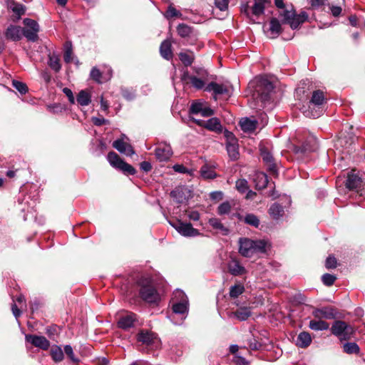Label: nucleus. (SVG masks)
Here are the masks:
<instances>
[{
  "label": "nucleus",
  "instance_id": "1",
  "mask_svg": "<svg viewBox=\"0 0 365 365\" xmlns=\"http://www.w3.org/2000/svg\"><path fill=\"white\" fill-rule=\"evenodd\" d=\"M274 4L279 9V16L282 18V23L289 24L293 29L298 28L308 18L305 11L296 14L293 6L285 4L284 0H274Z\"/></svg>",
  "mask_w": 365,
  "mask_h": 365
},
{
  "label": "nucleus",
  "instance_id": "2",
  "mask_svg": "<svg viewBox=\"0 0 365 365\" xmlns=\"http://www.w3.org/2000/svg\"><path fill=\"white\" fill-rule=\"evenodd\" d=\"M188 299L186 294L180 289L173 292L172 298L173 313L169 316L175 324H181L188 313Z\"/></svg>",
  "mask_w": 365,
  "mask_h": 365
},
{
  "label": "nucleus",
  "instance_id": "3",
  "mask_svg": "<svg viewBox=\"0 0 365 365\" xmlns=\"http://www.w3.org/2000/svg\"><path fill=\"white\" fill-rule=\"evenodd\" d=\"M250 86L255 88L252 98L256 101L255 108H263L270 99V93L274 89L273 84L267 78L259 77Z\"/></svg>",
  "mask_w": 365,
  "mask_h": 365
},
{
  "label": "nucleus",
  "instance_id": "4",
  "mask_svg": "<svg viewBox=\"0 0 365 365\" xmlns=\"http://www.w3.org/2000/svg\"><path fill=\"white\" fill-rule=\"evenodd\" d=\"M326 98L323 91H314L307 106H303L301 108L303 114L308 118H319L323 113V105Z\"/></svg>",
  "mask_w": 365,
  "mask_h": 365
},
{
  "label": "nucleus",
  "instance_id": "5",
  "mask_svg": "<svg viewBox=\"0 0 365 365\" xmlns=\"http://www.w3.org/2000/svg\"><path fill=\"white\" fill-rule=\"evenodd\" d=\"M240 253L245 257H251L256 253H263L266 251L267 243L264 240H252L248 238H241L239 241Z\"/></svg>",
  "mask_w": 365,
  "mask_h": 365
},
{
  "label": "nucleus",
  "instance_id": "6",
  "mask_svg": "<svg viewBox=\"0 0 365 365\" xmlns=\"http://www.w3.org/2000/svg\"><path fill=\"white\" fill-rule=\"evenodd\" d=\"M140 297L148 303H155L160 300V295L157 290L153 287L150 279H141L140 282Z\"/></svg>",
  "mask_w": 365,
  "mask_h": 365
},
{
  "label": "nucleus",
  "instance_id": "7",
  "mask_svg": "<svg viewBox=\"0 0 365 365\" xmlns=\"http://www.w3.org/2000/svg\"><path fill=\"white\" fill-rule=\"evenodd\" d=\"M331 333L338 336L341 341L349 340L354 333V328L344 321H336L331 328Z\"/></svg>",
  "mask_w": 365,
  "mask_h": 365
},
{
  "label": "nucleus",
  "instance_id": "8",
  "mask_svg": "<svg viewBox=\"0 0 365 365\" xmlns=\"http://www.w3.org/2000/svg\"><path fill=\"white\" fill-rule=\"evenodd\" d=\"M25 27L22 29L23 35L28 41L35 42L38 40V33L39 31L38 24L31 19L26 18L23 21Z\"/></svg>",
  "mask_w": 365,
  "mask_h": 365
},
{
  "label": "nucleus",
  "instance_id": "9",
  "mask_svg": "<svg viewBox=\"0 0 365 365\" xmlns=\"http://www.w3.org/2000/svg\"><path fill=\"white\" fill-rule=\"evenodd\" d=\"M170 224L182 236L195 237L200 234L198 230L193 228L190 223H185L180 220H177L170 222Z\"/></svg>",
  "mask_w": 365,
  "mask_h": 365
},
{
  "label": "nucleus",
  "instance_id": "10",
  "mask_svg": "<svg viewBox=\"0 0 365 365\" xmlns=\"http://www.w3.org/2000/svg\"><path fill=\"white\" fill-rule=\"evenodd\" d=\"M231 89L232 86L228 83H217L211 82L205 87V91L213 93L215 100H217L216 96L217 95H230Z\"/></svg>",
  "mask_w": 365,
  "mask_h": 365
},
{
  "label": "nucleus",
  "instance_id": "11",
  "mask_svg": "<svg viewBox=\"0 0 365 365\" xmlns=\"http://www.w3.org/2000/svg\"><path fill=\"white\" fill-rule=\"evenodd\" d=\"M26 341L31 343L35 347L46 351L50 347V341L43 336L33 334L26 335Z\"/></svg>",
  "mask_w": 365,
  "mask_h": 365
},
{
  "label": "nucleus",
  "instance_id": "12",
  "mask_svg": "<svg viewBox=\"0 0 365 365\" xmlns=\"http://www.w3.org/2000/svg\"><path fill=\"white\" fill-rule=\"evenodd\" d=\"M173 155L171 146L166 143H160L155 149V156L160 161H167Z\"/></svg>",
  "mask_w": 365,
  "mask_h": 365
},
{
  "label": "nucleus",
  "instance_id": "13",
  "mask_svg": "<svg viewBox=\"0 0 365 365\" xmlns=\"http://www.w3.org/2000/svg\"><path fill=\"white\" fill-rule=\"evenodd\" d=\"M137 321L136 315L129 312L121 315L118 320V327L123 329H128L133 327Z\"/></svg>",
  "mask_w": 365,
  "mask_h": 365
},
{
  "label": "nucleus",
  "instance_id": "14",
  "mask_svg": "<svg viewBox=\"0 0 365 365\" xmlns=\"http://www.w3.org/2000/svg\"><path fill=\"white\" fill-rule=\"evenodd\" d=\"M23 30L20 26L10 25L5 31V36L7 39L18 41L21 38Z\"/></svg>",
  "mask_w": 365,
  "mask_h": 365
},
{
  "label": "nucleus",
  "instance_id": "15",
  "mask_svg": "<svg viewBox=\"0 0 365 365\" xmlns=\"http://www.w3.org/2000/svg\"><path fill=\"white\" fill-rule=\"evenodd\" d=\"M312 315L317 319H331L335 317V312L332 308L324 307L314 309L312 312Z\"/></svg>",
  "mask_w": 365,
  "mask_h": 365
},
{
  "label": "nucleus",
  "instance_id": "16",
  "mask_svg": "<svg viewBox=\"0 0 365 365\" xmlns=\"http://www.w3.org/2000/svg\"><path fill=\"white\" fill-rule=\"evenodd\" d=\"M362 184L361 178L356 173L355 170H352L348 174L346 186L349 190H354L360 187Z\"/></svg>",
  "mask_w": 365,
  "mask_h": 365
},
{
  "label": "nucleus",
  "instance_id": "17",
  "mask_svg": "<svg viewBox=\"0 0 365 365\" xmlns=\"http://www.w3.org/2000/svg\"><path fill=\"white\" fill-rule=\"evenodd\" d=\"M113 147L118 150L121 153H124L127 155H132L134 154V150L132 146L127 143L124 142L121 139L115 140L113 143Z\"/></svg>",
  "mask_w": 365,
  "mask_h": 365
},
{
  "label": "nucleus",
  "instance_id": "18",
  "mask_svg": "<svg viewBox=\"0 0 365 365\" xmlns=\"http://www.w3.org/2000/svg\"><path fill=\"white\" fill-rule=\"evenodd\" d=\"M282 31L279 21L277 18H272L269 22V28L266 31L267 36L270 38H276Z\"/></svg>",
  "mask_w": 365,
  "mask_h": 365
},
{
  "label": "nucleus",
  "instance_id": "19",
  "mask_svg": "<svg viewBox=\"0 0 365 365\" xmlns=\"http://www.w3.org/2000/svg\"><path fill=\"white\" fill-rule=\"evenodd\" d=\"M230 317H235L240 321L247 320L251 316L250 308L247 307H240L235 312L229 314Z\"/></svg>",
  "mask_w": 365,
  "mask_h": 365
},
{
  "label": "nucleus",
  "instance_id": "20",
  "mask_svg": "<svg viewBox=\"0 0 365 365\" xmlns=\"http://www.w3.org/2000/svg\"><path fill=\"white\" fill-rule=\"evenodd\" d=\"M257 121L255 119L249 118H242L240 121V125L242 130L247 133H251L257 128Z\"/></svg>",
  "mask_w": 365,
  "mask_h": 365
},
{
  "label": "nucleus",
  "instance_id": "21",
  "mask_svg": "<svg viewBox=\"0 0 365 365\" xmlns=\"http://www.w3.org/2000/svg\"><path fill=\"white\" fill-rule=\"evenodd\" d=\"M160 53L163 58L166 60H170L173 56L172 45L170 40H165L160 46Z\"/></svg>",
  "mask_w": 365,
  "mask_h": 365
},
{
  "label": "nucleus",
  "instance_id": "22",
  "mask_svg": "<svg viewBox=\"0 0 365 365\" xmlns=\"http://www.w3.org/2000/svg\"><path fill=\"white\" fill-rule=\"evenodd\" d=\"M230 136L232 137V134L231 133H229V134L227 135V138ZM227 150L230 155V157L235 160L237 158V156L239 155L238 153V147L236 143V140L234 138H232L229 142L227 143Z\"/></svg>",
  "mask_w": 365,
  "mask_h": 365
},
{
  "label": "nucleus",
  "instance_id": "23",
  "mask_svg": "<svg viewBox=\"0 0 365 365\" xmlns=\"http://www.w3.org/2000/svg\"><path fill=\"white\" fill-rule=\"evenodd\" d=\"M312 337L309 333L307 331H302L299 334L297 339V346L300 348H307L312 343Z\"/></svg>",
  "mask_w": 365,
  "mask_h": 365
},
{
  "label": "nucleus",
  "instance_id": "24",
  "mask_svg": "<svg viewBox=\"0 0 365 365\" xmlns=\"http://www.w3.org/2000/svg\"><path fill=\"white\" fill-rule=\"evenodd\" d=\"M203 127H205L209 130L217 133H220L222 129L221 123L220 120L217 118H212L207 120L203 125Z\"/></svg>",
  "mask_w": 365,
  "mask_h": 365
},
{
  "label": "nucleus",
  "instance_id": "25",
  "mask_svg": "<svg viewBox=\"0 0 365 365\" xmlns=\"http://www.w3.org/2000/svg\"><path fill=\"white\" fill-rule=\"evenodd\" d=\"M186 191L187 188L178 187L170 192V195L178 203H182L186 200Z\"/></svg>",
  "mask_w": 365,
  "mask_h": 365
},
{
  "label": "nucleus",
  "instance_id": "26",
  "mask_svg": "<svg viewBox=\"0 0 365 365\" xmlns=\"http://www.w3.org/2000/svg\"><path fill=\"white\" fill-rule=\"evenodd\" d=\"M230 272L235 275H241L245 272V269L237 260H232L228 264Z\"/></svg>",
  "mask_w": 365,
  "mask_h": 365
},
{
  "label": "nucleus",
  "instance_id": "27",
  "mask_svg": "<svg viewBox=\"0 0 365 365\" xmlns=\"http://www.w3.org/2000/svg\"><path fill=\"white\" fill-rule=\"evenodd\" d=\"M257 189L262 190L267 187L268 184V177L264 173H258L255 175V179Z\"/></svg>",
  "mask_w": 365,
  "mask_h": 365
},
{
  "label": "nucleus",
  "instance_id": "28",
  "mask_svg": "<svg viewBox=\"0 0 365 365\" xmlns=\"http://www.w3.org/2000/svg\"><path fill=\"white\" fill-rule=\"evenodd\" d=\"M50 354H51V359L55 362H61L64 359V354H63V350L61 348V346H59L58 345H53L51 346V349L50 350Z\"/></svg>",
  "mask_w": 365,
  "mask_h": 365
},
{
  "label": "nucleus",
  "instance_id": "29",
  "mask_svg": "<svg viewBox=\"0 0 365 365\" xmlns=\"http://www.w3.org/2000/svg\"><path fill=\"white\" fill-rule=\"evenodd\" d=\"M329 324L322 319L311 320L309 327L314 331H324L329 329Z\"/></svg>",
  "mask_w": 365,
  "mask_h": 365
},
{
  "label": "nucleus",
  "instance_id": "30",
  "mask_svg": "<svg viewBox=\"0 0 365 365\" xmlns=\"http://www.w3.org/2000/svg\"><path fill=\"white\" fill-rule=\"evenodd\" d=\"M261 157L263 161L268 165L269 170L274 171L275 170V165L272 155L266 149L263 148L261 149Z\"/></svg>",
  "mask_w": 365,
  "mask_h": 365
},
{
  "label": "nucleus",
  "instance_id": "31",
  "mask_svg": "<svg viewBox=\"0 0 365 365\" xmlns=\"http://www.w3.org/2000/svg\"><path fill=\"white\" fill-rule=\"evenodd\" d=\"M179 58L185 66H189L192 63L195 59V55L194 53L190 51L180 52L179 53Z\"/></svg>",
  "mask_w": 365,
  "mask_h": 365
},
{
  "label": "nucleus",
  "instance_id": "32",
  "mask_svg": "<svg viewBox=\"0 0 365 365\" xmlns=\"http://www.w3.org/2000/svg\"><path fill=\"white\" fill-rule=\"evenodd\" d=\"M154 339V334L148 331H141L138 334V341L143 344H150L153 342Z\"/></svg>",
  "mask_w": 365,
  "mask_h": 365
},
{
  "label": "nucleus",
  "instance_id": "33",
  "mask_svg": "<svg viewBox=\"0 0 365 365\" xmlns=\"http://www.w3.org/2000/svg\"><path fill=\"white\" fill-rule=\"evenodd\" d=\"M210 225L217 232H220L222 235H227L228 229H227L217 218H211L209 220Z\"/></svg>",
  "mask_w": 365,
  "mask_h": 365
},
{
  "label": "nucleus",
  "instance_id": "34",
  "mask_svg": "<svg viewBox=\"0 0 365 365\" xmlns=\"http://www.w3.org/2000/svg\"><path fill=\"white\" fill-rule=\"evenodd\" d=\"M77 102L83 106H88L91 101V96L86 91H81L76 98Z\"/></svg>",
  "mask_w": 365,
  "mask_h": 365
},
{
  "label": "nucleus",
  "instance_id": "35",
  "mask_svg": "<svg viewBox=\"0 0 365 365\" xmlns=\"http://www.w3.org/2000/svg\"><path fill=\"white\" fill-rule=\"evenodd\" d=\"M107 159L110 165L117 169L119 168V167L121 165V163L123 162V160L118 156V155L113 151L108 153Z\"/></svg>",
  "mask_w": 365,
  "mask_h": 365
},
{
  "label": "nucleus",
  "instance_id": "36",
  "mask_svg": "<svg viewBox=\"0 0 365 365\" xmlns=\"http://www.w3.org/2000/svg\"><path fill=\"white\" fill-rule=\"evenodd\" d=\"M269 212L274 219H278L282 216L284 213V209L282 205L278 203H274L271 205Z\"/></svg>",
  "mask_w": 365,
  "mask_h": 365
},
{
  "label": "nucleus",
  "instance_id": "37",
  "mask_svg": "<svg viewBox=\"0 0 365 365\" xmlns=\"http://www.w3.org/2000/svg\"><path fill=\"white\" fill-rule=\"evenodd\" d=\"M266 1L267 0H255V4L252 7V11L254 15L259 16L264 13Z\"/></svg>",
  "mask_w": 365,
  "mask_h": 365
},
{
  "label": "nucleus",
  "instance_id": "38",
  "mask_svg": "<svg viewBox=\"0 0 365 365\" xmlns=\"http://www.w3.org/2000/svg\"><path fill=\"white\" fill-rule=\"evenodd\" d=\"M200 173L205 179H213L217 175L214 169L207 165H205L201 168Z\"/></svg>",
  "mask_w": 365,
  "mask_h": 365
},
{
  "label": "nucleus",
  "instance_id": "39",
  "mask_svg": "<svg viewBox=\"0 0 365 365\" xmlns=\"http://www.w3.org/2000/svg\"><path fill=\"white\" fill-rule=\"evenodd\" d=\"M48 66L56 72H58L61 68L60 59L56 55H50L48 59Z\"/></svg>",
  "mask_w": 365,
  "mask_h": 365
},
{
  "label": "nucleus",
  "instance_id": "40",
  "mask_svg": "<svg viewBox=\"0 0 365 365\" xmlns=\"http://www.w3.org/2000/svg\"><path fill=\"white\" fill-rule=\"evenodd\" d=\"M245 291V287L242 284H235L230 289V296L233 299L237 298Z\"/></svg>",
  "mask_w": 365,
  "mask_h": 365
},
{
  "label": "nucleus",
  "instance_id": "41",
  "mask_svg": "<svg viewBox=\"0 0 365 365\" xmlns=\"http://www.w3.org/2000/svg\"><path fill=\"white\" fill-rule=\"evenodd\" d=\"M344 351L346 354H358L359 352V346L354 342L345 343L343 345Z\"/></svg>",
  "mask_w": 365,
  "mask_h": 365
},
{
  "label": "nucleus",
  "instance_id": "42",
  "mask_svg": "<svg viewBox=\"0 0 365 365\" xmlns=\"http://www.w3.org/2000/svg\"><path fill=\"white\" fill-rule=\"evenodd\" d=\"M244 221L246 224L257 227L259 225V220L254 214H247L245 215Z\"/></svg>",
  "mask_w": 365,
  "mask_h": 365
},
{
  "label": "nucleus",
  "instance_id": "43",
  "mask_svg": "<svg viewBox=\"0 0 365 365\" xmlns=\"http://www.w3.org/2000/svg\"><path fill=\"white\" fill-rule=\"evenodd\" d=\"M177 31L178 34L183 38L189 36L192 31L191 28L184 24H179Z\"/></svg>",
  "mask_w": 365,
  "mask_h": 365
},
{
  "label": "nucleus",
  "instance_id": "44",
  "mask_svg": "<svg viewBox=\"0 0 365 365\" xmlns=\"http://www.w3.org/2000/svg\"><path fill=\"white\" fill-rule=\"evenodd\" d=\"M190 81L192 85L197 89H201L205 87V81L196 76H191L189 77Z\"/></svg>",
  "mask_w": 365,
  "mask_h": 365
},
{
  "label": "nucleus",
  "instance_id": "45",
  "mask_svg": "<svg viewBox=\"0 0 365 365\" xmlns=\"http://www.w3.org/2000/svg\"><path fill=\"white\" fill-rule=\"evenodd\" d=\"M247 181L245 179H240L236 181L235 187L237 190L241 192L245 193L248 190Z\"/></svg>",
  "mask_w": 365,
  "mask_h": 365
},
{
  "label": "nucleus",
  "instance_id": "46",
  "mask_svg": "<svg viewBox=\"0 0 365 365\" xmlns=\"http://www.w3.org/2000/svg\"><path fill=\"white\" fill-rule=\"evenodd\" d=\"M232 205L229 202H224L218 206L217 213L220 215L228 214L231 210Z\"/></svg>",
  "mask_w": 365,
  "mask_h": 365
},
{
  "label": "nucleus",
  "instance_id": "47",
  "mask_svg": "<svg viewBox=\"0 0 365 365\" xmlns=\"http://www.w3.org/2000/svg\"><path fill=\"white\" fill-rule=\"evenodd\" d=\"M12 85L21 94H25L28 91L27 86L23 82L14 80Z\"/></svg>",
  "mask_w": 365,
  "mask_h": 365
},
{
  "label": "nucleus",
  "instance_id": "48",
  "mask_svg": "<svg viewBox=\"0 0 365 365\" xmlns=\"http://www.w3.org/2000/svg\"><path fill=\"white\" fill-rule=\"evenodd\" d=\"M165 16L166 18L169 19L173 17H180L182 16V14L179 11H178L175 7L170 5L168 6Z\"/></svg>",
  "mask_w": 365,
  "mask_h": 365
},
{
  "label": "nucleus",
  "instance_id": "49",
  "mask_svg": "<svg viewBox=\"0 0 365 365\" xmlns=\"http://www.w3.org/2000/svg\"><path fill=\"white\" fill-rule=\"evenodd\" d=\"M204 103L201 101H195L191 104L190 113L192 114L200 113Z\"/></svg>",
  "mask_w": 365,
  "mask_h": 365
},
{
  "label": "nucleus",
  "instance_id": "50",
  "mask_svg": "<svg viewBox=\"0 0 365 365\" xmlns=\"http://www.w3.org/2000/svg\"><path fill=\"white\" fill-rule=\"evenodd\" d=\"M118 169L122 170L125 173H128L130 175H134L136 173L135 169L130 165L125 163V161L121 163V165Z\"/></svg>",
  "mask_w": 365,
  "mask_h": 365
},
{
  "label": "nucleus",
  "instance_id": "51",
  "mask_svg": "<svg viewBox=\"0 0 365 365\" xmlns=\"http://www.w3.org/2000/svg\"><path fill=\"white\" fill-rule=\"evenodd\" d=\"M118 169L122 170L125 173H128L130 175H134L136 173L135 169L130 165L125 163V161L121 163V165Z\"/></svg>",
  "mask_w": 365,
  "mask_h": 365
},
{
  "label": "nucleus",
  "instance_id": "52",
  "mask_svg": "<svg viewBox=\"0 0 365 365\" xmlns=\"http://www.w3.org/2000/svg\"><path fill=\"white\" fill-rule=\"evenodd\" d=\"M336 279V277L331 274H324L322 277V280L323 283L327 286H331L335 280Z\"/></svg>",
  "mask_w": 365,
  "mask_h": 365
},
{
  "label": "nucleus",
  "instance_id": "53",
  "mask_svg": "<svg viewBox=\"0 0 365 365\" xmlns=\"http://www.w3.org/2000/svg\"><path fill=\"white\" fill-rule=\"evenodd\" d=\"M91 78L96 81L97 83H103V80H101L102 73L96 67L93 68L91 71Z\"/></svg>",
  "mask_w": 365,
  "mask_h": 365
},
{
  "label": "nucleus",
  "instance_id": "54",
  "mask_svg": "<svg viewBox=\"0 0 365 365\" xmlns=\"http://www.w3.org/2000/svg\"><path fill=\"white\" fill-rule=\"evenodd\" d=\"M65 354L68 356V357L73 362L78 361V359L76 358L73 348L70 345H66L64 346Z\"/></svg>",
  "mask_w": 365,
  "mask_h": 365
},
{
  "label": "nucleus",
  "instance_id": "55",
  "mask_svg": "<svg viewBox=\"0 0 365 365\" xmlns=\"http://www.w3.org/2000/svg\"><path fill=\"white\" fill-rule=\"evenodd\" d=\"M228 0H215V5L220 11H226L228 8Z\"/></svg>",
  "mask_w": 365,
  "mask_h": 365
},
{
  "label": "nucleus",
  "instance_id": "56",
  "mask_svg": "<svg viewBox=\"0 0 365 365\" xmlns=\"http://www.w3.org/2000/svg\"><path fill=\"white\" fill-rule=\"evenodd\" d=\"M12 11L17 14V19H19L21 15L25 13V8L21 4H15L12 7Z\"/></svg>",
  "mask_w": 365,
  "mask_h": 365
},
{
  "label": "nucleus",
  "instance_id": "57",
  "mask_svg": "<svg viewBox=\"0 0 365 365\" xmlns=\"http://www.w3.org/2000/svg\"><path fill=\"white\" fill-rule=\"evenodd\" d=\"M63 58L66 63H71L73 60V51L71 47H67L64 51Z\"/></svg>",
  "mask_w": 365,
  "mask_h": 365
},
{
  "label": "nucleus",
  "instance_id": "58",
  "mask_svg": "<svg viewBox=\"0 0 365 365\" xmlns=\"http://www.w3.org/2000/svg\"><path fill=\"white\" fill-rule=\"evenodd\" d=\"M325 266L327 269H333L336 267V259L334 257H327L325 263Z\"/></svg>",
  "mask_w": 365,
  "mask_h": 365
},
{
  "label": "nucleus",
  "instance_id": "59",
  "mask_svg": "<svg viewBox=\"0 0 365 365\" xmlns=\"http://www.w3.org/2000/svg\"><path fill=\"white\" fill-rule=\"evenodd\" d=\"M173 170L175 172L179 173H188V174L191 175V172L189 171L188 169L182 165H179V164L175 165L173 166Z\"/></svg>",
  "mask_w": 365,
  "mask_h": 365
},
{
  "label": "nucleus",
  "instance_id": "60",
  "mask_svg": "<svg viewBox=\"0 0 365 365\" xmlns=\"http://www.w3.org/2000/svg\"><path fill=\"white\" fill-rule=\"evenodd\" d=\"M63 93L68 97V101L71 103H75V98L73 96L72 91L68 88H63Z\"/></svg>",
  "mask_w": 365,
  "mask_h": 365
},
{
  "label": "nucleus",
  "instance_id": "61",
  "mask_svg": "<svg viewBox=\"0 0 365 365\" xmlns=\"http://www.w3.org/2000/svg\"><path fill=\"white\" fill-rule=\"evenodd\" d=\"M200 114L203 117H208L214 114V111L210 108L203 106Z\"/></svg>",
  "mask_w": 365,
  "mask_h": 365
},
{
  "label": "nucleus",
  "instance_id": "62",
  "mask_svg": "<svg viewBox=\"0 0 365 365\" xmlns=\"http://www.w3.org/2000/svg\"><path fill=\"white\" fill-rule=\"evenodd\" d=\"M232 361L237 365H245L247 364V361L244 357L237 355L234 356Z\"/></svg>",
  "mask_w": 365,
  "mask_h": 365
},
{
  "label": "nucleus",
  "instance_id": "63",
  "mask_svg": "<svg viewBox=\"0 0 365 365\" xmlns=\"http://www.w3.org/2000/svg\"><path fill=\"white\" fill-rule=\"evenodd\" d=\"M327 0H310L309 3L312 9H317L324 4Z\"/></svg>",
  "mask_w": 365,
  "mask_h": 365
},
{
  "label": "nucleus",
  "instance_id": "64",
  "mask_svg": "<svg viewBox=\"0 0 365 365\" xmlns=\"http://www.w3.org/2000/svg\"><path fill=\"white\" fill-rule=\"evenodd\" d=\"M210 198L214 200H220L223 198V192L221 191H215L210 193Z\"/></svg>",
  "mask_w": 365,
  "mask_h": 365
}]
</instances>
